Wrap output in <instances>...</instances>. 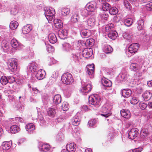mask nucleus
Listing matches in <instances>:
<instances>
[{
    "mask_svg": "<svg viewBox=\"0 0 152 152\" xmlns=\"http://www.w3.org/2000/svg\"><path fill=\"white\" fill-rule=\"evenodd\" d=\"M123 36L125 39H129L132 37V36L127 32H124L123 34Z\"/></svg>",
    "mask_w": 152,
    "mask_h": 152,
    "instance_id": "nucleus-59",
    "label": "nucleus"
},
{
    "mask_svg": "<svg viewBox=\"0 0 152 152\" xmlns=\"http://www.w3.org/2000/svg\"><path fill=\"white\" fill-rule=\"evenodd\" d=\"M80 52L75 51V50H73L71 53V58L75 62L79 61L80 58Z\"/></svg>",
    "mask_w": 152,
    "mask_h": 152,
    "instance_id": "nucleus-9",
    "label": "nucleus"
},
{
    "mask_svg": "<svg viewBox=\"0 0 152 152\" xmlns=\"http://www.w3.org/2000/svg\"><path fill=\"white\" fill-rule=\"evenodd\" d=\"M17 59L14 58L10 59L8 62V66L10 69L13 72L16 70L17 67Z\"/></svg>",
    "mask_w": 152,
    "mask_h": 152,
    "instance_id": "nucleus-3",
    "label": "nucleus"
},
{
    "mask_svg": "<svg viewBox=\"0 0 152 152\" xmlns=\"http://www.w3.org/2000/svg\"><path fill=\"white\" fill-rule=\"evenodd\" d=\"M8 83H13L15 81V78L9 76L7 77Z\"/></svg>",
    "mask_w": 152,
    "mask_h": 152,
    "instance_id": "nucleus-60",
    "label": "nucleus"
},
{
    "mask_svg": "<svg viewBox=\"0 0 152 152\" xmlns=\"http://www.w3.org/2000/svg\"><path fill=\"white\" fill-rule=\"evenodd\" d=\"M48 39L49 42L52 44L56 43L57 41V39L55 34L53 33L49 34Z\"/></svg>",
    "mask_w": 152,
    "mask_h": 152,
    "instance_id": "nucleus-27",
    "label": "nucleus"
},
{
    "mask_svg": "<svg viewBox=\"0 0 152 152\" xmlns=\"http://www.w3.org/2000/svg\"><path fill=\"white\" fill-rule=\"evenodd\" d=\"M121 114L123 117L129 118L130 117V113L129 110H122L121 111Z\"/></svg>",
    "mask_w": 152,
    "mask_h": 152,
    "instance_id": "nucleus-24",
    "label": "nucleus"
},
{
    "mask_svg": "<svg viewBox=\"0 0 152 152\" xmlns=\"http://www.w3.org/2000/svg\"><path fill=\"white\" fill-rule=\"evenodd\" d=\"M100 17L101 19L103 20H107L108 17V15L107 13L104 12L100 14Z\"/></svg>",
    "mask_w": 152,
    "mask_h": 152,
    "instance_id": "nucleus-51",
    "label": "nucleus"
},
{
    "mask_svg": "<svg viewBox=\"0 0 152 152\" xmlns=\"http://www.w3.org/2000/svg\"><path fill=\"white\" fill-rule=\"evenodd\" d=\"M80 120L77 115H75L72 120V123L73 125L75 126H77L80 124Z\"/></svg>",
    "mask_w": 152,
    "mask_h": 152,
    "instance_id": "nucleus-26",
    "label": "nucleus"
},
{
    "mask_svg": "<svg viewBox=\"0 0 152 152\" xmlns=\"http://www.w3.org/2000/svg\"><path fill=\"white\" fill-rule=\"evenodd\" d=\"M104 108H106L108 110V112H109L112 108V106L110 104L107 103L104 105Z\"/></svg>",
    "mask_w": 152,
    "mask_h": 152,
    "instance_id": "nucleus-55",
    "label": "nucleus"
},
{
    "mask_svg": "<svg viewBox=\"0 0 152 152\" xmlns=\"http://www.w3.org/2000/svg\"><path fill=\"white\" fill-rule=\"evenodd\" d=\"M139 46L138 44L137 43L132 44L129 46L128 51L130 53L133 54L137 51Z\"/></svg>",
    "mask_w": 152,
    "mask_h": 152,
    "instance_id": "nucleus-6",
    "label": "nucleus"
},
{
    "mask_svg": "<svg viewBox=\"0 0 152 152\" xmlns=\"http://www.w3.org/2000/svg\"><path fill=\"white\" fill-rule=\"evenodd\" d=\"M127 76V75L125 73H122L119 74L118 77L121 81H123L126 79Z\"/></svg>",
    "mask_w": 152,
    "mask_h": 152,
    "instance_id": "nucleus-54",
    "label": "nucleus"
},
{
    "mask_svg": "<svg viewBox=\"0 0 152 152\" xmlns=\"http://www.w3.org/2000/svg\"><path fill=\"white\" fill-rule=\"evenodd\" d=\"M93 53V50L90 48H86L83 51L82 54L83 57L88 58L90 57Z\"/></svg>",
    "mask_w": 152,
    "mask_h": 152,
    "instance_id": "nucleus-18",
    "label": "nucleus"
},
{
    "mask_svg": "<svg viewBox=\"0 0 152 152\" xmlns=\"http://www.w3.org/2000/svg\"><path fill=\"white\" fill-rule=\"evenodd\" d=\"M102 7L103 11H106L110 10V6L108 3L106 2L102 3Z\"/></svg>",
    "mask_w": 152,
    "mask_h": 152,
    "instance_id": "nucleus-41",
    "label": "nucleus"
},
{
    "mask_svg": "<svg viewBox=\"0 0 152 152\" xmlns=\"http://www.w3.org/2000/svg\"><path fill=\"white\" fill-rule=\"evenodd\" d=\"M61 107L63 111L67 110L69 108V105L68 103L66 102H64L62 103Z\"/></svg>",
    "mask_w": 152,
    "mask_h": 152,
    "instance_id": "nucleus-49",
    "label": "nucleus"
},
{
    "mask_svg": "<svg viewBox=\"0 0 152 152\" xmlns=\"http://www.w3.org/2000/svg\"><path fill=\"white\" fill-rule=\"evenodd\" d=\"M48 115L49 116L54 117L56 113V110L53 108H49L47 111Z\"/></svg>",
    "mask_w": 152,
    "mask_h": 152,
    "instance_id": "nucleus-45",
    "label": "nucleus"
},
{
    "mask_svg": "<svg viewBox=\"0 0 152 152\" xmlns=\"http://www.w3.org/2000/svg\"><path fill=\"white\" fill-rule=\"evenodd\" d=\"M39 149L42 152H51L50 151V146L49 145L47 144H43Z\"/></svg>",
    "mask_w": 152,
    "mask_h": 152,
    "instance_id": "nucleus-22",
    "label": "nucleus"
},
{
    "mask_svg": "<svg viewBox=\"0 0 152 152\" xmlns=\"http://www.w3.org/2000/svg\"><path fill=\"white\" fill-rule=\"evenodd\" d=\"M145 7L147 10H152V2L146 4L145 5Z\"/></svg>",
    "mask_w": 152,
    "mask_h": 152,
    "instance_id": "nucleus-58",
    "label": "nucleus"
},
{
    "mask_svg": "<svg viewBox=\"0 0 152 152\" xmlns=\"http://www.w3.org/2000/svg\"><path fill=\"white\" fill-rule=\"evenodd\" d=\"M37 68V66L36 65L35 62H32L28 65V69L29 72H34L36 71Z\"/></svg>",
    "mask_w": 152,
    "mask_h": 152,
    "instance_id": "nucleus-31",
    "label": "nucleus"
},
{
    "mask_svg": "<svg viewBox=\"0 0 152 152\" xmlns=\"http://www.w3.org/2000/svg\"><path fill=\"white\" fill-rule=\"evenodd\" d=\"M118 9L115 7L110 8L109 10V13L112 15H116L118 13Z\"/></svg>",
    "mask_w": 152,
    "mask_h": 152,
    "instance_id": "nucleus-42",
    "label": "nucleus"
},
{
    "mask_svg": "<svg viewBox=\"0 0 152 152\" xmlns=\"http://www.w3.org/2000/svg\"><path fill=\"white\" fill-rule=\"evenodd\" d=\"M142 96L145 101H148L151 99L152 94L149 91H146L142 94Z\"/></svg>",
    "mask_w": 152,
    "mask_h": 152,
    "instance_id": "nucleus-21",
    "label": "nucleus"
},
{
    "mask_svg": "<svg viewBox=\"0 0 152 152\" xmlns=\"http://www.w3.org/2000/svg\"><path fill=\"white\" fill-rule=\"evenodd\" d=\"M32 29V27L31 25L27 24L24 26L22 28V32L24 34H26L29 33Z\"/></svg>",
    "mask_w": 152,
    "mask_h": 152,
    "instance_id": "nucleus-23",
    "label": "nucleus"
},
{
    "mask_svg": "<svg viewBox=\"0 0 152 152\" xmlns=\"http://www.w3.org/2000/svg\"><path fill=\"white\" fill-rule=\"evenodd\" d=\"M148 134V129H142L140 132V136L143 138L147 137Z\"/></svg>",
    "mask_w": 152,
    "mask_h": 152,
    "instance_id": "nucleus-40",
    "label": "nucleus"
},
{
    "mask_svg": "<svg viewBox=\"0 0 152 152\" xmlns=\"http://www.w3.org/2000/svg\"><path fill=\"white\" fill-rule=\"evenodd\" d=\"M18 8L16 6L12 8L10 10V12L11 15H14L17 14L18 13Z\"/></svg>",
    "mask_w": 152,
    "mask_h": 152,
    "instance_id": "nucleus-50",
    "label": "nucleus"
},
{
    "mask_svg": "<svg viewBox=\"0 0 152 152\" xmlns=\"http://www.w3.org/2000/svg\"><path fill=\"white\" fill-rule=\"evenodd\" d=\"M61 80L62 82L66 85H70L74 82L72 75L69 73H64L62 76Z\"/></svg>",
    "mask_w": 152,
    "mask_h": 152,
    "instance_id": "nucleus-1",
    "label": "nucleus"
},
{
    "mask_svg": "<svg viewBox=\"0 0 152 152\" xmlns=\"http://www.w3.org/2000/svg\"><path fill=\"white\" fill-rule=\"evenodd\" d=\"M53 102L56 104H58L61 102V96L59 94L55 95L53 98Z\"/></svg>",
    "mask_w": 152,
    "mask_h": 152,
    "instance_id": "nucleus-32",
    "label": "nucleus"
},
{
    "mask_svg": "<svg viewBox=\"0 0 152 152\" xmlns=\"http://www.w3.org/2000/svg\"><path fill=\"white\" fill-rule=\"evenodd\" d=\"M92 89V86L91 84H88L84 86H83L80 91L83 94H85L90 92Z\"/></svg>",
    "mask_w": 152,
    "mask_h": 152,
    "instance_id": "nucleus-10",
    "label": "nucleus"
},
{
    "mask_svg": "<svg viewBox=\"0 0 152 152\" xmlns=\"http://www.w3.org/2000/svg\"><path fill=\"white\" fill-rule=\"evenodd\" d=\"M80 34L83 38H88L91 36V33L90 31L87 29H82L80 30Z\"/></svg>",
    "mask_w": 152,
    "mask_h": 152,
    "instance_id": "nucleus-13",
    "label": "nucleus"
},
{
    "mask_svg": "<svg viewBox=\"0 0 152 152\" xmlns=\"http://www.w3.org/2000/svg\"><path fill=\"white\" fill-rule=\"evenodd\" d=\"M102 84L104 86L110 87L112 85V83L111 81L109 80L106 78H103L101 80Z\"/></svg>",
    "mask_w": 152,
    "mask_h": 152,
    "instance_id": "nucleus-25",
    "label": "nucleus"
},
{
    "mask_svg": "<svg viewBox=\"0 0 152 152\" xmlns=\"http://www.w3.org/2000/svg\"><path fill=\"white\" fill-rule=\"evenodd\" d=\"M137 28L139 30H142L144 25V21L142 20H138L137 22Z\"/></svg>",
    "mask_w": 152,
    "mask_h": 152,
    "instance_id": "nucleus-47",
    "label": "nucleus"
},
{
    "mask_svg": "<svg viewBox=\"0 0 152 152\" xmlns=\"http://www.w3.org/2000/svg\"><path fill=\"white\" fill-rule=\"evenodd\" d=\"M124 5L128 9H130V4L126 0H125L124 1Z\"/></svg>",
    "mask_w": 152,
    "mask_h": 152,
    "instance_id": "nucleus-63",
    "label": "nucleus"
},
{
    "mask_svg": "<svg viewBox=\"0 0 152 152\" xmlns=\"http://www.w3.org/2000/svg\"><path fill=\"white\" fill-rule=\"evenodd\" d=\"M102 111L104 114H101V115L106 118H107L111 115V113H110V111L108 112V110L106 108H104V105L102 108Z\"/></svg>",
    "mask_w": 152,
    "mask_h": 152,
    "instance_id": "nucleus-37",
    "label": "nucleus"
},
{
    "mask_svg": "<svg viewBox=\"0 0 152 152\" xmlns=\"http://www.w3.org/2000/svg\"><path fill=\"white\" fill-rule=\"evenodd\" d=\"M138 65L137 64L132 63L130 65V69L134 71H136L138 69Z\"/></svg>",
    "mask_w": 152,
    "mask_h": 152,
    "instance_id": "nucleus-48",
    "label": "nucleus"
},
{
    "mask_svg": "<svg viewBox=\"0 0 152 152\" xmlns=\"http://www.w3.org/2000/svg\"><path fill=\"white\" fill-rule=\"evenodd\" d=\"M18 26V23L17 22L15 21H13L10 23V27L11 29L14 30L17 28Z\"/></svg>",
    "mask_w": 152,
    "mask_h": 152,
    "instance_id": "nucleus-39",
    "label": "nucleus"
},
{
    "mask_svg": "<svg viewBox=\"0 0 152 152\" xmlns=\"http://www.w3.org/2000/svg\"><path fill=\"white\" fill-rule=\"evenodd\" d=\"M139 134L138 130L136 128H133L128 133V137L130 139L136 138Z\"/></svg>",
    "mask_w": 152,
    "mask_h": 152,
    "instance_id": "nucleus-5",
    "label": "nucleus"
},
{
    "mask_svg": "<svg viewBox=\"0 0 152 152\" xmlns=\"http://www.w3.org/2000/svg\"><path fill=\"white\" fill-rule=\"evenodd\" d=\"M47 50L49 53H50L54 50V47L51 45H48L46 46Z\"/></svg>",
    "mask_w": 152,
    "mask_h": 152,
    "instance_id": "nucleus-56",
    "label": "nucleus"
},
{
    "mask_svg": "<svg viewBox=\"0 0 152 152\" xmlns=\"http://www.w3.org/2000/svg\"><path fill=\"white\" fill-rule=\"evenodd\" d=\"M112 47L109 45H105L103 48V51L106 54H109L111 53L113 51Z\"/></svg>",
    "mask_w": 152,
    "mask_h": 152,
    "instance_id": "nucleus-29",
    "label": "nucleus"
},
{
    "mask_svg": "<svg viewBox=\"0 0 152 152\" xmlns=\"http://www.w3.org/2000/svg\"><path fill=\"white\" fill-rule=\"evenodd\" d=\"M2 48L3 50L7 53L10 51V48L9 43L6 40H3L2 42Z\"/></svg>",
    "mask_w": 152,
    "mask_h": 152,
    "instance_id": "nucleus-11",
    "label": "nucleus"
},
{
    "mask_svg": "<svg viewBox=\"0 0 152 152\" xmlns=\"http://www.w3.org/2000/svg\"><path fill=\"white\" fill-rule=\"evenodd\" d=\"M75 9V12L78 13V14L79 13V12H80L81 14V15L83 16L87 17L88 15V10H86H86L83 9L82 10L76 9Z\"/></svg>",
    "mask_w": 152,
    "mask_h": 152,
    "instance_id": "nucleus-34",
    "label": "nucleus"
},
{
    "mask_svg": "<svg viewBox=\"0 0 152 152\" xmlns=\"http://www.w3.org/2000/svg\"><path fill=\"white\" fill-rule=\"evenodd\" d=\"M11 145L12 141H11L9 142H4L2 144V147L4 150H7L10 148Z\"/></svg>",
    "mask_w": 152,
    "mask_h": 152,
    "instance_id": "nucleus-28",
    "label": "nucleus"
},
{
    "mask_svg": "<svg viewBox=\"0 0 152 152\" xmlns=\"http://www.w3.org/2000/svg\"><path fill=\"white\" fill-rule=\"evenodd\" d=\"M133 23V20L131 18H128L125 19L124 20V25L127 26H131Z\"/></svg>",
    "mask_w": 152,
    "mask_h": 152,
    "instance_id": "nucleus-44",
    "label": "nucleus"
},
{
    "mask_svg": "<svg viewBox=\"0 0 152 152\" xmlns=\"http://www.w3.org/2000/svg\"><path fill=\"white\" fill-rule=\"evenodd\" d=\"M95 21V20L94 18H89L86 21L83 22V24L84 25L86 24V27L91 28L94 26Z\"/></svg>",
    "mask_w": 152,
    "mask_h": 152,
    "instance_id": "nucleus-14",
    "label": "nucleus"
},
{
    "mask_svg": "<svg viewBox=\"0 0 152 152\" xmlns=\"http://www.w3.org/2000/svg\"><path fill=\"white\" fill-rule=\"evenodd\" d=\"M73 15L71 18V21L73 23H76L78 22L79 18L78 16V13L75 12V9Z\"/></svg>",
    "mask_w": 152,
    "mask_h": 152,
    "instance_id": "nucleus-30",
    "label": "nucleus"
},
{
    "mask_svg": "<svg viewBox=\"0 0 152 152\" xmlns=\"http://www.w3.org/2000/svg\"><path fill=\"white\" fill-rule=\"evenodd\" d=\"M45 72L44 70L40 69L37 72L36 74L35 77L38 80H42L45 77Z\"/></svg>",
    "mask_w": 152,
    "mask_h": 152,
    "instance_id": "nucleus-16",
    "label": "nucleus"
},
{
    "mask_svg": "<svg viewBox=\"0 0 152 152\" xmlns=\"http://www.w3.org/2000/svg\"><path fill=\"white\" fill-rule=\"evenodd\" d=\"M70 12L69 9L68 8H63L61 10V15L66 16L68 15Z\"/></svg>",
    "mask_w": 152,
    "mask_h": 152,
    "instance_id": "nucleus-43",
    "label": "nucleus"
},
{
    "mask_svg": "<svg viewBox=\"0 0 152 152\" xmlns=\"http://www.w3.org/2000/svg\"><path fill=\"white\" fill-rule=\"evenodd\" d=\"M143 150L142 148H139L133 150L132 152H141Z\"/></svg>",
    "mask_w": 152,
    "mask_h": 152,
    "instance_id": "nucleus-64",
    "label": "nucleus"
},
{
    "mask_svg": "<svg viewBox=\"0 0 152 152\" xmlns=\"http://www.w3.org/2000/svg\"><path fill=\"white\" fill-rule=\"evenodd\" d=\"M10 6V4L7 2L0 4V11L1 12H5L9 9Z\"/></svg>",
    "mask_w": 152,
    "mask_h": 152,
    "instance_id": "nucleus-20",
    "label": "nucleus"
},
{
    "mask_svg": "<svg viewBox=\"0 0 152 152\" xmlns=\"http://www.w3.org/2000/svg\"><path fill=\"white\" fill-rule=\"evenodd\" d=\"M66 33L65 32V31L64 30H62L59 33V36L61 39H64L66 38Z\"/></svg>",
    "mask_w": 152,
    "mask_h": 152,
    "instance_id": "nucleus-53",
    "label": "nucleus"
},
{
    "mask_svg": "<svg viewBox=\"0 0 152 152\" xmlns=\"http://www.w3.org/2000/svg\"><path fill=\"white\" fill-rule=\"evenodd\" d=\"M89 103L96 107H99L100 99L97 95H92L89 97Z\"/></svg>",
    "mask_w": 152,
    "mask_h": 152,
    "instance_id": "nucleus-2",
    "label": "nucleus"
},
{
    "mask_svg": "<svg viewBox=\"0 0 152 152\" xmlns=\"http://www.w3.org/2000/svg\"><path fill=\"white\" fill-rule=\"evenodd\" d=\"M26 129L28 132L31 133L35 129V126L33 124L31 123L26 125Z\"/></svg>",
    "mask_w": 152,
    "mask_h": 152,
    "instance_id": "nucleus-33",
    "label": "nucleus"
},
{
    "mask_svg": "<svg viewBox=\"0 0 152 152\" xmlns=\"http://www.w3.org/2000/svg\"><path fill=\"white\" fill-rule=\"evenodd\" d=\"M7 77L5 76L1 77L0 80V82L3 85H6L8 83Z\"/></svg>",
    "mask_w": 152,
    "mask_h": 152,
    "instance_id": "nucleus-46",
    "label": "nucleus"
},
{
    "mask_svg": "<svg viewBox=\"0 0 152 152\" xmlns=\"http://www.w3.org/2000/svg\"><path fill=\"white\" fill-rule=\"evenodd\" d=\"M87 74L90 77H92L94 75V64L87 65L86 66Z\"/></svg>",
    "mask_w": 152,
    "mask_h": 152,
    "instance_id": "nucleus-7",
    "label": "nucleus"
},
{
    "mask_svg": "<svg viewBox=\"0 0 152 152\" xmlns=\"http://www.w3.org/2000/svg\"><path fill=\"white\" fill-rule=\"evenodd\" d=\"M96 123V120L95 119L91 120L88 122V124L90 126H92L94 125Z\"/></svg>",
    "mask_w": 152,
    "mask_h": 152,
    "instance_id": "nucleus-62",
    "label": "nucleus"
},
{
    "mask_svg": "<svg viewBox=\"0 0 152 152\" xmlns=\"http://www.w3.org/2000/svg\"><path fill=\"white\" fill-rule=\"evenodd\" d=\"M140 106L142 110H144L147 107V104L145 103H141L140 104Z\"/></svg>",
    "mask_w": 152,
    "mask_h": 152,
    "instance_id": "nucleus-61",
    "label": "nucleus"
},
{
    "mask_svg": "<svg viewBox=\"0 0 152 152\" xmlns=\"http://www.w3.org/2000/svg\"><path fill=\"white\" fill-rule=\"evenodd\" d=\"M118 35L116 31H111L108 34V37L110 39L115 40L117 37Z\"/></svg>",
    "mask_w": 152,
    "mask_h": 152,
    "instance_id": "nucleus-36",
    "label": "nucleus"
},
{
    "mask_svg": "<svg viewBox=\"0 0 152 152\" xmlns=\"http://www.w3.org/2000/svg\"><path fill=\"white\" fill-rule=\"evenodd\" d=\"M20 130L19 127L16 125H12L10 128V131L13 134L17 133Z\"/></svg>",
    "mask_w": 152,
    "mask_h": 152,
    "instance_id": "nucleus-38",
    "label": "nucleus"
},
{
    "mask_svg": "<svg viewBox=\"0 0 152 152\" xmlns=\"http://www.w3.org/2000/svg\"><path fill=\"white\" fill-rule=\"evenodd\" d=\"M44 10L45 15L47 19H48L49 17H50V19H52L55 13L54 9L52 8H47Z\"/></svg>",
    "mask_w": 152,
    "mask_h": 152,
    "instance_id": "nucleus-4",
    "label": "nucleus"
},
{
    "mask_svg": "<svg viewBox=\"0 0 152 152\" xmlns=\"http://www.w3.org/2000/svg\"><path fill=\"white\" fill-rule=\"evenodd\" d=\"M86 8L89 11H94L96 8V3L94 1L89 2L87 4Z\"/></svg>",
    "mask_w": 152,
    "mask_h": 152,
    "instance_id": "nucleus-8",
    "label": "nucleus"
},
{
    "mask_svg": "<svg viewBox=\"0 0 152 152\" xmlns=\"http://www.w3.org/2000/svg\"><path fill=\"white\" fill-rule=\"evenodd\" d=\"M82 41H78L75 42L73 45V50H75V51L80 52V50H81L83 45L81 43Z\"/></svg>",
    "mask_w": 152,
    "mask_h": 152,
    "instance_id": "nucleus-12",
    "label": "nucleus"
},
{
    "mask_svg": "<svg viewBox=\"0 0 152 152\" xmlns=\"http://www.w3.org/2000/svg\"><path fill=\"white\" fill-rule=\"evenodd\" d=\"M114 27V25L112 23H110L106 25L105 26V30L106 31H108L112 30Z\"/></svg>",
    "mask_w": 152,
    "mask_h": 152,
    "instance_id": "nucleus-52",
    "label": "nucleus"
},
{
    "mask_svg": "<svg viewBox=\"0 0 152 152\" xmlns=\"http://www.w3.org/2000/svg\"><path fill=\"white\" fill-rule=\"evenodd\" d=\"M122 95L126 98L132 94V91L130 89H123L121 92Z\"/></svg>",
    "mask_w": 152,
    "mask_h": 152,
    "instance_id": "nucleus-35",
    "label": "nucleus"
},
{
    "mask_svg": "<svg viewBox=\"0 0 152 152\" xmlns=\"http://www.w3.org/2000/svg\"><path fill=\"white\" fill-rule=\"evenodd\" d=\"M139 101V100L136 97L132 98L130 101L131 103L132 104H137Z\"/></svg>",
    "mask_w": 152,
    "mask_h": 152,
    "instance_id": "nucleus-57",
    "label": "nucleus"
},
{
    "mask_svg": "<svg viewBox=\"0 0 152 152\" xmlns=\"http://www.w3.org/2000/svg\"><path fill=\"white\" fill-rule=\"evenodd\" d=\"M66 149L69 152H74L76 149V145L73 142L68 143L66 146Z\"/></svg>",
    "mask_w": 152,
    "mask_h": 152,
    "instance_id": "nucleus-17",
    "label": "nucleus"
},
{
    "mask_svg": "<svg viewBox=\"0 0 152 152\" xmlns=\"http://www.w3.org/2000/svg\"><path fill=\"white\" fill-rule=\"evenodd\" d=\"M63 50L64 51L72 53L73 50L71 45L68 43H65L62 45Z\"/></svg>",
    "mask_w": 152,
    "mask_h": 152,
    "instance_id": "nucleus-15",
    "label": "nucleus"
},
{
    "mask_svg": "<svg viewBox=\"0 0 152 152\" xmlns=\"http://www.w3.org/2000/svg\"><path fill=\"white\" fill-rule=\"evenodd\" d=\"M10 43L11 46L13 48L17 49L20 50L21 49V44L16 39H12Z\"/></svg>",
    "mask_w": 152,
    "mask_h": 152,
    "instance_id": "nucleus-19",
    "label": "nucleus"
}]
</instances>
